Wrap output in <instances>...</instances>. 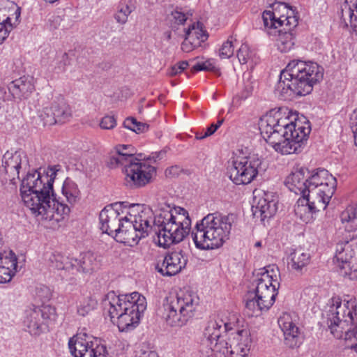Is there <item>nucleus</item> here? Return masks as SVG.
Segmentation results:
<instances>
[{"mask_svg": "<svg viewBox=\"0 0 357 357\" xmlns=\"http://www.w3.org/2000/svg\"><path fill=\"white\" fill-rule=\"evenodd\" d=\"M68 348L74 357H109L106 347L85 329L70 338Z\"/></svg>", "mask_w": 357, "mask_h": 357, "instance_id": "obj_13", "label": "nucleus"}, {"mask_svg": "<svg viewBox=\"0 0 357 357\" xmlns=\"http://www.w3.org/2000/svg\"><path fill=\"white\" fill-rule=\"evenodd\" d=\"M215 68L214 63L212 60H207L204 62L197 63L192 68V72H198L201 70H213Z\"/></svg>", "mask_w": 357, "mask_h": 357, "instance_id": "obj_46", "label": "nucleus"}, {"mask_svg": "<svg viewBox=\"0 0 357 357\" xmlns=\"http://www.w3.org/2000/svg\"><path fill=\"white\" fill-rule=\"evenodd\" d=\"M208 39V34L199 22H193L185 31V39L181 45L184 52H190Z\"/></svg>", "mask_w": 357, "mask_h": 357, "instance_id": "obj_23", "label": "nucleus"}, {"mask_svg": "<svg viewBox=\"0 0 357 357\" xmlns=\"http://www.w3.org/2000/svg\"><path fill=\"white\" fill-rule=\"evenodd\" d=\"M340 16L345 25L350 24L357 35V0H340Z\"/></svg>", "mask_w": 357, "mask_h": 357, "instance_id": "obj_31", "label": "nucleus"}, {"mask_svg": "<svg viewBox=\"0 0 357 357\" xmlns=\"http://www.w3.org/2000/svg\"><path fill=\"white\" fill-rule=\"evenodd\" d=\"M310 255L302 248L294 250L289 255V266L294 271L303 273L310 262Z\"/></svg>", "mask_w": 357, "mask_h": 357, "instance_id": "obj_36", "label": "nucleus"}, {"mask_svg": "<svg viewBox=\"0 0 357 357\" xmlns=\"http://www.w3.org/2000/svg\"><path fill=\"white\" fill-rule=\"evenodd\" d=\"M254 275L255 288L248 294L245 307L252 316L257 317L274 304L280 286V273L278 267L272 264L259 269Z\"/></svg>", "mask_w": 357, "mask_h": 357, "instance_id": "obj_7", "label": "nucleus"}, {"mask_svg": "<svg viewBox=\"0 0 357 357\" xmlns=\"http://www.w3.org/2000/svg\"><path fill=\"white\" fill-rule=\"evenodd\" d=\"M111 321L116 323L119 331H132L139 324L142 314L146 308V298L138 292L116 295L109 291L104 300Z\"/></svg>", "mask_w": 357, "mask_h": 357, "instance_id": "obj_6", "label": "nucleus"}, {"mask_svg": "<svg viewBox=\"0 0 357 357\" xmlns=\"http://www.w3.org/2000/svg\"><path fill=\"white\" fill-rule=\"evenodd\" d=\"M190 225L188 213L183 208L171 209L167 206L155 216L150 208L140 211L131 208L115 234L122 243L132 246L147 236L153 227L157 233L155 241L159 246L167 248L182 241L189 233Z\"/></svg>", "mask_w": 357, "mask_h": 357, "instance_id": "obj_1", "label": "nucleus"}, {"mask_svg": "<svg viewBox=\"0 0 357 357\" xmlns=\"http://www.w3.org/2000/svg\"><path fill=\"white\" fill-rule=\"evenodd\" d=\"M94 304V301L90 298L83 299L77 307V313L82 317L86 316L93 309Z\"/></svg>", "mask_w": 357, "mask_h": 357, "instance_id": "obj_42", "label": "nucleus"}, {"mask_svg": "<svg viewBox=\"0 0 357 357\" xmlns=\"http://www.w3.org/2000/svg\"><path fill=\"white\" fill-rule=\"evenodd\" d=\"M124 218L125 216L121 215L117 209L112 206L106 207L100 213V229L104 233L112 235L120 229Z\"/></svg>", "mask_w": 357, "mask_h": 357, "instance_id": "obj_25", "label": "nucleus"}, {"mask_svg": "<svg viewBox=\"0 0 357 357\" xmlns=\"http://www.w3.org/2000/svg\"><path fill=\"white\" fill-rule=\"evenodd\" d=\"M278 202V199L273 192H263L258 197L255 196L252 206L253 215L260 218L261 221L271 218L277 212Z\"/></svg>", "mask_w": 357, "mask_h": 357, "instance_id": "obj_19", "label": "nucleus"}, {"mask_svg": "<svg viewBox=\"0 0 357 357\" xmlns=\"http://www.w3.org/2000/svg\"><path fill=\"white\" fill-rule=\"evenodd\" d=\"M62 194L70 204H75L80 199V190L78 185L70 178H66L63 182Z\"/></svg>", "mask_w": 357, "mask_h": 357, "instance_id": "obj_38", "label": "nucleus"}, {"mask_svg": "<svg viewBox=\"0 0 357 357\" xmlns=\"http://www.w3.org/2000/svg\"><path fill=\"white\" fill-rule=\"evenodd\" d=\"M352 132L354 133V137L355 144L357 146V130H353Z\"/></svg>", "mask_w": 357, "mask_h": 357, "instance_id": "obj_56", "label": "nucleus"}, {"mask_svg": "<svg viewBox=\"0 0 357 357\" xmlns=\"http://www.w3.org/2000/svg\"><path fill=\"white\" fill-rule=\"evenodd\" d=\"M199 303V296L188 289L171 291L163 303L167 324L172 327L185 326L195 316Z\"/></svg>", "mask_w": 357, "mask_h": 357, "instance_id": "obj_10", "label": "nucleus"}, {"mask_svg": "<svg viewBox=\"0 0 357 357\" xmlns=\"http://www.w3.org/2000/svg\"><path fill=\"white\" fill-rule=\"evenodd\" d=\"M278 325L284 333L286 341L291 342V347L296 345V338L299 334L298 328L293 322L292 318L288 313H283L278 319Z\"/></svg>", "mask_w": 357, "mask_h": 357, "instance_id": "obj_32", "label": "nucleus"}, {"mask_svg": "<svg viewBox=\"0 0 357 357\" xmlns=\"http://www.w3.org/2000/svg\"><path fill=\"white\" fill-rule=\"evenodd\" d=\"M296 215L303 222L309 223L315 219L317 211L310 204L303 196H301L294 206Z\"/></svg>", "mask_w": 357, "mask_h": 357, "instance_id": "obj_34", "label": "nucleus"}, {"mask_svg": "<svg viewBox=\"0 0 357 357\" xmlns=\"http://www.w3.org/2000/svg\"><path fill=\"white\" fill-rule=\"evenodd\" d=\"M236 43L237 40L236 38L233 36H230L219 49V56L221 59H229L231 57L234 55Z\"/></svg>", "mask_w": 357, "mask_h": 357, "instance_id": "obj_40", "label": "nucleus"}, {"mask_svg": "<svg viewBox=\"0 0 357 357\" xmlns=\"http://www.w3.org/2000/svg\"><path fill=\"white\" fill-rule=\"evenodd\" d=\"M236 215H221L211 213L197 222L192 232V238L197 248L203 250L220 248L229 238Z\"/></svg>", "mask_w": 357, "mask_h": 357, "instance_id": "obj_8", "label": "nucleus"}, {"mask_svg": "<svg viewBox=\"0 0 357 357\" xmlns=\"http://www.w3.org/2000/svg\"><path fill=\"white\" fill-rule=\"evenodd\" d=\"M341 224L347 232L357 231V204H350L340 213Z\"/></svg>", "mask_w": 357, "mask_h": 357, "instance_id": "obj_37", "label": "nucleus"}, {"mask_svg": "<svg viewBox=\"0 0 357 357\" xmlns=\"http://www.w3.org/2000/svg\"><path fill=\"white\" fill-rule=\"evenodd\" d=\"M47 264L50 270L73 269V257H68L60 252H52L47 257Z\"/></svg>", "mask_w": 357, "mask_h": 357, "instance_id": "obj_35", "label": "nucleus"}, {"mask_svg": "<svg viewBox=\"0 0 357 357\" xmlns=\"http://www.w3.org/2000/svg\"><path fill=\"white\" fill-rule=\"evenodd\" d=\"M324 69L317 63L299 59L291 61L281 72L276 90L283 99L310 93L314 84L319 82Z\"/></svg>", "mask_w": 357, "mask_h": 357, "instance_id": "obj_4", "label": "nucleus"}, {"mask_svg": "<svg viewBox=\"0 0 357 357\" xmlns=\"http://www.w3.org/2000/svg\"><path fill=\"white\" fill-rule=\"evenodd\" d=\"M135 153V149L132 145L119 144L115 147V153L109 157L107 165L111 169L121 168L128 164L125 162L127 160L135 161L137 158Z\"/></svg>", "mask_w": 357, "mask_h": 357, "instance_id": "obj_28", "label": "nucleus"}, {"mask_svg": "<svg viewBox=\"0 0 357 357\" xmlns=\"http://www.w3.org/2000/svg\"><path fill=\"white\" fill-rule=\"evenodd\" d=\"M167 37L168 39L171 38V33L170 32L167 33Z\"/></svg>", "mask_w": 357, "mask_h": 357, "instance_id": "obj_58", "label": "nucleus"}, {"mask_svg": "<svg viewBox=\"0 0 357 357\" xmlns=\"http://www.w3.org/2000/svg\"><path fill=\"white\" fill-rule=\"evenodd\" d=\"M309 189L320 190L329 195L334 193L337 187L336 178L325 169H317L308 177Z\"/></svg>", "mask_w": 357, "mask_h": 357, "instance_id": "obj_24", "label": "nucleus"}, {"mask_svg": "<svg viewBox=\"0 0 357 357\" xmlns=\"http://www.w3.org/2000/svg\"><path fill=\"white\" fill-rule=\"evenodd\" d=\"M180 171V167L178 166H172L168 169H166L165 173L167 175L169 176H175L178 174Z\"/></svg>", "mask_w": 357, "mask_h": 357, "instance_id": "obj_51", "label": "nucleus"}, {"mask_svg": "<svg viewBox=\"0 0 357 357\" xmlns=\"http://www.w3.org/2000/svg\"><path fill=\"white\" fill-rule=\"evenodd\" d=\"M123 126L136 133L144 132L148 129V126L139 122L133 117H128L125 119Z\"/></svg>", "mask_w": 357, "mask_h": 357, "instance_id": "obj_41", "label": "nucleus"}, {"mask_svg": "<svg viewBox=\"0 0 357 357\" xmlns=\"http://www.w3.org/2000/svg\"><path fill=\"white\" fill-rule=\"evenodd\" d=\"M10 93L14 98H26L35 89L33 78L23 76L12 81L8 86Z\"/></svg>", "mask_w": 357, "mask_h": 357, "instance_id": "obj_30", "label": "nucleus"}, {"mask_svg": "<svg viewBox=\"0 0 357 357\" xmlns=\"http://www.w3.org/2000/svg\"><path fill=\"white\" fill-rule=\"evenodd\" d=\"M190 15H192L190 14ZM172 21L174 24L181 25L183 24L190 17V14L188 13H183L178 10H175L171 13Z\"/></svg>", "mask_w": 357, "mask_h": 357, "instance_id": "obj_43", "label": "nucleus"}, {"mask_svg": "<svg viewBox=\"0 0 357 357\" xmlns=\"http://www.w3.org/2000/svg\"><path fill=\"white\" fill-rule=\"evenodd\" d=\"M350 126L352 131L357 130V108L351 114Z\"/></svg>", "mask_w": 357, "mask_h": 357, "instance_id": "obj_49", "label": "nucleus"}, {"mask_svg": "<svg viewBox=\"0 0 357 357\" xmlns=\"http://www.w3.org/2000/svg\"><path fill=\"white\" fill-rule=\"evenodd\" d=\"M22 168V156L20 153L6 152L2 159L0 174L3 183L10 181L15 184L16 179H20V169Z\"/></svg>", "mask_w": 357, "mask_h": 357, "instance_id": "obj_21", "label": "nucleus"}, {"mask_svg": "<svg viewBox=\"0 0 357 357\" xmlns=\"http://www.w3.org/2000/svg\"><path fill=\"white\" fill-rule=\"evenodd\" d=\"M262 18L268 34L278 36V49L281 52L290 51L295 44L292 31L298 24V17L294 10L288 8L285 3H277L273 6L271 10H265Z\"/></svg>", "mask_w": 357, "mask_h": 357, "instance_id": "obj_9", "label": "nucleus"}, {"mask_svg": "<svg viewBox=\"0 0 357 357\" xmlns=\"http://www.w3.org/2000/svg\"><path fill=\"white\" fill-rule=\"evenodd\" d=\"M188 259L181 250L169 252L165 255L161 263L158 262L156 269L162 275L172 276L180 273L187 264Z\"/></svg>", "mask_w": 357, "mask_h": 357, "instance_id": "obj_20", "label": "nucleus"}, {"mask_svg": "<svg viewBox=\"0 0 357 357\" xmlns=\"http://www.w3.org/2000/svg\"><path fill=\"white\" fill-rule=\"evenodd\" d=\"M54 63L53 65L52 70L54 73L59 74L61 73L66 71V67L63 63H61V61L58 57Z\"/></svg>", "mask_w": 357, "mask_h": 357, "instance_id": "obj_47", "label": "nucleus"}, {"mask_svg": "<svg viewBox=\"0 0 357 357\" xmlns=\"http://www.w3.org/2000/svg\"><path fill=\"white\" fill-rule=\"evenodd\" d=\"M261 246V241H257L255 244V247H256V248H259Z\"/></svg>", "mask_w": 357, "mask_h": 357, "instance_id": "obj_57", "label": "nucleus"}, {"mask_svg": "<svg viewBox=\"0 0 357 357\" xmlns=\"http://www.w3.org/2000/svg\"><path fill=\"white\" fill-rule=\"evenodd\" d=\"M17 257L12 251L0 252V283L9 282L17 271Z\"/></svg>", "mask_w": 357, "mask_h": 357, "instance_id": "obj_27", "label": "nucleus"}, {"mask_svg": "<svg viewBox=\"0 0 357 357\" xmlns=\"http://www.w3.org/2000/svg\"><path fill=\"white\" fill-rule=\"evenodd\" d=\"M230 346H215L213 357H248L252 344L250 333L248 329L237 327L229 334Z\"/></svg>", "mask_w": 357, "mask_h": 357, "instance_id": "obj_15", "label": "nucleus"}, {"mask_svg": "<svg viewBox=\"0 0 357 357\" xmlns=\"http://www.w3.org/2000/svg\"><path fill=\"white\" fill-rule=\"evenodd\" d=\"M223 121H224V119H218L215 123H212V124L215 125V126L217 127V129H218L222 124Z\"/></svg>", "mask_w": 357, "mask_h": 357, "instance_id": "obj_55", "label": "nucleus"}, {"mask_svg": "<svg viewBox=\"0 0 357 357\" xmlns=\"http://www.w3.org/2000/svg\"><path fill=\"white\" fill-rule=\"evenodd\" d=\"M188 63L185 61H183L176 63V68L179 69L181 73L188 68Z\"/></svg>", "mask_w": 357, "mask_h": 357, "instance_id": "obj_54", "label": "nucleus"}, {"mask_svg": "<svg viewBox=\"0 0 357 357\" xmlns=\"http://www.w3.org/2000/svg\"><path fill=\"white\" fill-rule=\"evenodd\" d=\"M307 172L304 168L296 169L287 177L285 185L290 191L301 196L307 192L308 178H307L305 176Z\"/></svg>", "mask_w": 357, "mask_h": 357, "instance_id": "obj_29", "label": "nucleus"}, {"mask_svg": "<svg viewBox=\"0 0 357 357\" xmlns=\"http://www.w3.org/2000/svg\"><path fill=\"white\" fill-rule=\"evenodd\" d=\"M137 357H159V356L155 351L141 350Z\"/></svg>", "mask_w": 357, "mask_h": 357, "instance_id": "obj_48", "label": "nucleus"}, {"mask_svg": "<svg viewBox=\"0 0 357 357\" xmlns=\"http://www.w3.org/2000/svg\"><path fill=\"white\" fill-rule=\"evenodd\" d=\"M262 160L258 154L240 153L234 158L229 169V178L236 185H247L257 177L261 169Z\"/></svg>", "mask_w": 357, "mask_h": 357, "instance_id": "obj_12", "label": "nucleus"}, {"mask_svg": "<svg viewBox=\"0 0 357 357\" xmlns=\"http://www.w3.org/2000/svg\"><path fill=\"white\" fill-rule=\"evenodd\" d=\"M252 52L250 51L249 47L243 44L237 51V57L241 63H246L251 58Z\"/></svg>", "mask_w": 357, "mask_h": 357, "instance_id": "obj_44", "label": "nucleus"}, {"mask_svg": "<svg viewBox=\"0 0 357 357\" xmlns=\"http://www.w3.org/2000/svg\"><path fill=\"white\" fill-rule=\"evenodd\" d=\"M8 6L0 8V43L8 36L9 33L20 22V8L14 3Z\"/></svg>", "mask_w": 357, "mask_h": 357, "instance_id": "obj_22", "label": "nucleus"}, {"mask_svg": "<svg viewBox=\"0 0 357 357\" xmlns=\"http://www.w3.org/2000/svg\"><path fill=\"white\" fill-rule=\"evenodd\" d=\"M116 126V119L114 116L107 115L102 118L100 126L102 129L111 130Z\"/></svg>", "mask_w": 357, "mask_h": 357, "instance_id": "obj_45", "label": "nucleus"}, {"mask_svg": "<svg viewBox=\"0 0 357 357\" xmlns=\"http://www.w3.org/2000/svg\"><path fill=\"white\" fill-rule=\"evenodd\" d=\"M61 168L59 165L49 166L43 173H29L22 181V200L38 220L58 223L70 213L69 206L57 199L54 192L53 184Z\"/></svg>", "mask_w": 357, "mask_h": 357, "instance_id": "obj_2", "label": "nucleus"}, {"mask_svg": "<svg viewBox=\"0 0 357 357\" xmlns=\"http://www.w3.org/2000/svg\"><path fill=\"white\" fill-rule=\"evenodd\" d=\"M335 258L343 275L351 279L357 278V241L340 242L336 245Z\"/></svg>", "mask_w": 357, "mask_h": 357, "instance_id": "obj_17", "label": "nucleus"}, {"mask_svg": "<svg viewBox=\"0 0 357 357\" xmlns=\"http://www.w3.org/2000/svg\"><path fill=\"white\" fill-rule=\"evenodd\" d=\"M326 324L337 339L344 337L347 347L357 352V303L355 298L333 296L326 309Z\"/></svg>", "mask_w": 357, "mask_h": 357, "instance_id": "obj_5", "label": "nucleus"}, {"mask_svg": "<svg viewBox=\"0 0 357 357\" xmlns=\"http://www.w3.org/2000/svg\"><path fill=\"white\" fill-rule=\"evenodd\" d=\"M58 58L60 59L61 63H63L66 67L70 65V58L67 53H63L61 54V56H58Z\"/></svg>", "mask_w": 357, "mask_h": 357, "instance_id": "obj_52", "label": "nucleus"}, {"mask_svg": "<svg viewBox=\"0 0 357 357\" xmlns=\"http://www.w3.org/2000/svg\"><path fill=\"white\" fill-rule=\"evenodd\" d=\"M259 130L262 137L277 152L292 154L301 151L302 146L311 131L310 122L296 115L275 112L261 119Z\"/></svg>", "mask_w": 357, "mask_h": 357, "instance_id": "obj_3", "label": "nucleus"}, {"mask_svg": "<svg viewBox=\"0 0 357 357\" xmlns=\"http://www.w3.org/2000/svg\"><path fill=\"white\" fill-rule=\"evenodd\" d=\"M217 130H218L217 127H215V125L211 124L209 127L207 128V129L205 131L204 135L200 136V137H197L199 138V139L206 138V137L213 135Z\"/></svg>", "mask_w": 357, "mask_h": 357, "instance_id": "obj_50", "label": "nucleus"}, {"mask_svg": "<svg viewBox=\"0 0 357 357\" xmlns=\"http://www.w3.org/2000/svg\"><path fill=\"white\" fill-rule=\"evenodd\" d=\"M167 73L169 76L172 77V76H175L178 74L181 73V72L179 71L178 68H176V65L173 66L172 67H171L170 69H169Z\"/></svg>", "mask_w": 357, "mask_h": 357, "instance_id": "obj_53", "label": "nucleus"}, {"mask_svg": "<svg viewBox=\"0 0 357 357\" xmlns=\"http://www.w3.org/2000/svg\"><path fill=\"white\" fill-rule=\"evenodd\" d=\"M238 323V315L228 310L220 312L216 317L211 318L204 328V335L209 343L211 349V354L207 357L215 356V346L227 345L223 339L222 334L227 333L229 335L231 331L237 327Z\"/></svg>", "mask_w": 357, "mask_h": 357, "instance_id": "obj_11", "label": "nucleus"}, {"mask_svg": "<svg viewBox=\"0 0 357 357\" xmlns=\"http://www.w3.org/2000/svg\"><path fill=\"white\" fill-rule=\"evenodd\" d=\"M72 116L71 107L63 98L60 97L54 100L50 107L44 108L40 117L43 125L46 126L68 122Z\"/></svg>", "mask_w": 357, "mask_h": 357, "instance_id": "obj_18", "label": "nucleus"}, {"mask_svg": "<svg viewBox=\"0 0 357 357\" xmlns=\"http://www.w3.org/2000/svg\"><path fill=\"white\" fill-rule=\"evenodd\" d=\"M325 191H321L320 190L309 189L307 192L303 196L305 198L311 205L318 212L324 211L326 208L331 197H333V192L329 195L324 192Z\"/></svg>", "mask_w": 357, "mask_h": 357, "instance_id": "obj_33", "label": "nucleus"}, {"mask_svg": "<svg viewBox=\"0 0 357 357\" xmlns=\"http://www.w3.org/2000/svg\"><path fill=\"white\" fill-rule=\"evenodd\" d=\"M101 257L98 254L88 251L82 252L78 258H73V269L86 275H91L100 269Z\"/></svg>", "mask_w": 357, "mask_h": 357, "instance_id": "obj_26", "label": "nucleus"}, {"mask_svg": "<svg viewBox=\"0 0 357 357\" xmlns=\"http://www.w3.org/2000/svg\"><path fill=\"white\" fill-rule=\"evenodd\" d=\"M132 12V9L128 3L125 1H121L118 5L117 10L114 17L119 24H125L128 22V17Z\"/></svg>", "mask_w": 357, "mask_h": 357, "instance_id": "obj_39", "label": "nucleus"}, {"mask_svg": "<svg viewBox=\"0 0 357 357\" xmlns=\"http://www.w3.org/2000/svg\"><path fill=\"white\" fill-rule=\"evenodd\" d=\"M56 316L53 306H33L26 310L24 324L31 335L38 336L47 330L48 325L56 320Z\"/></svg>", "mask_w": 357, "mask_h": 357, "instance_id": "obj_16", "label": "nucleus"}, {"mask_svg": "<svg viewBox=\"0 0 357 357\" xmlns=\"http://www.w3.org/2000/svg\"><path fill=\"white\" fill-rule=\"evenodd\" d=\"M126 165L120 169L125 175V181L131 188H142L150 183L156 175V169L148 160L137 158L135 161L126 160Z\"/></svg>", "mask_w": 357, "mask_h": 357, "instance_id": "obj_14", "label": "nucleus"}]
</instances>
